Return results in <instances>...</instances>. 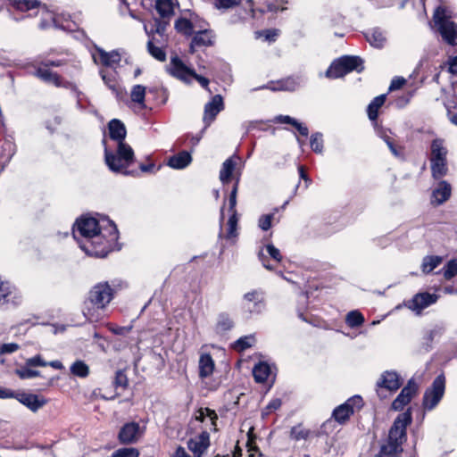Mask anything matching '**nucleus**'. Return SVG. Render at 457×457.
I'll return each mask as SVG.
<instances>
[{
	"label": "nucleus",
	"mask_w": 457,
	"mask_h": 457,
	"mask_svg": "<svg viewBox=\"0 0 457 457\" xmlns=\"http://www.w3.org/2000/svg\"><path fill=\"white\" fill-rule=\"evenodd\" d=\"M72 234L80 249L88 256L104 258L116 248L119 232L106 217L83 215L73 225Z\"/></svg>",
	"instance_id": "1"
},
{
	"label": "nucleus",
	"mask_w": 457,
	"mask_h": 457,
	"mask_svg": "<svg viewBox=\"0 0 457 457\" xmlns=\"http://www.w3.org/2000/svg\"><path fill=\"white\" fill-rule=\"evenodd\" d=\"M110 138L117 143L116 152L109 149L104 144V161L110 170L115 173L129 174L128 168L134 162V151L131 146L125 142L127 130L125 125L117 119L112 120L108 124Z\"/></svg>",
	"instance_id": "2"
},
{
	"label": "nucleus",
	"mask_w": 457,
	"mask_h": 457,
	"mask_svg": "<svg viewBox=\"0 0 457 457\" xmlns=\"http://www.w3.org/2000/svg\"><path fill=\"white\" fill-rule=\"evenodd\" d=\"M411 409L399 414L388 432V438L380 446L377 457H402L403 444L406 440V428L411 423Z\"/></svg>",
	"instance_id": "3"
},
{
	"label": "nucleus",
	"mask_w": 457,
	"mask_h": 457,
	"mask_svg": "<svg viewBox=\"0 0 457 457\" xmlns=\"http://www.w3.org/2000/svg\"><path fill=\"white\" fill-rule=\"evenodd\" d=\"M113 290L112 287H93L85 302L86 307L83 310L85 318L89 322H97L100 320L98 313H96L95 308L104 309L112 299Z\"/></svg>",
	"instance_id": "4"
},
{
	"label": "nucleus",
	"mask_w": 457,
	"mask_h": 457,
	"mask_svg": "<svg viewBox=\"0 0 457 457\" xmlns=\"http://www.w3.org/2000/svg\"><path fill=\"white\" fill-rule=\"evenodd\" d=\"M433 22L445 42L451 46L457 45V24L451 20L445 8L439 6L436 9Z\"/></svg>",
	"instance_id": "5"
},
{
	"label": "nucleus",
	"mask_w": 457,
	"mask_h": 457,
	"mask_svg": "<svg viewBox=\"0 0 457 457\" xmlns=\"http://www.w3.org/2000/svg\"><path fill=\"white\" fill-rule=\"evenodd\" d=\"M445 388V378L439 375L424 393L422 404L425 410L431 411L438 404L444 396Z\"/></svg>",
	"instance_id": "6"
},
{
	"label": "nucleus",
	"mask_w": 457,
	"mask_h": 457,
	"mask_svg": "<svg viewBox=\"0 0 457 457\" xmlns=\"http://www.w3.org/2000/svg\"><path fill=\"white\" fill-rule=\"evenodd\" d=\"M402 384L403 379L396 371L386 370L380 375L376 383V391L379 398H384L383 389L395 393L401 387Z\"/></svg>",
	"instance_id": "7"
},
{
	"label": "nucleus",
	"mask_w": 457,
	"mask_h": 457,
	"mask_svg": "<svg viewBox=\"0 0 457 457\" xmlns=\"http://www.w3.org/2000/svg\"><path fill=\"white\" fill-rule=\"evenodd\" d=\"M91 54L96 64H101L104 67H109L113 70L119 66L121 61V55L118 50L106 52L97 46H94V50L92 51Z\"/></svg>",
	"instance_id": "8"
},
{
	"label": "nucleus",
	"mask_w": 457,
	"mask_h": 457,
	"mask_svg": "<svg viewBox=\"0 0 457 457\" xmlns=\"http://www.w3.org/2000/svg\"><path fill=\"white\" fill-rule=\"evenodd\" d=\"M223 109L224 102L220 95L213 96L211 100L205 104L203 116L204 129L208 128L215 120L217 115Z\"/></svg>",
	"instance_id": "9"
},
{
	"label": "nucleus",
	"mask_w": 457,
	"mask_h": 457,
	"mask_svg": "<svg viewBox=\"0 0 457 457\" xmlns=\"http://www.w3.org/2000/svg\"><path fill=\"white\" fill-rule=\"evenodd\" d=\"M418 393V385L413 379H410L402 389L397 397L393 401L391 408L394 411H402Z\"/></svg>",
	"instance_id": "10"
},
{
	"label": "nucleus",
	"mask_w": 457,
	"mask_h": 457,
	"mask_svg": "<svg viewBox=\"0 0 457 457\" xmlns=\"http://www.w3.org/2000/svg\"><path fill=\"white\" fill-rule=\"evenodd\" d=\"M167 71L173 77L186 82L192 81V74L194 70L186 66V64L178 56L170 58V64L167 66Z\"/></svg>",
	"instance_id": "11"
},
{
	"label": "nucleus",
	"mask_w": 457,
	"mask_h": 457,
	"mask_svg": "<svg viewBox=\"0 0 457 457\" xmlns=\"http://www.w3.org/2000/svg\"><path fill=\"white\" fill-rule=\"evenodd\" d=\"M142 435L143 430L137 422H129L121 427L118 438L121 444L129 445L137 442Z\"/></svg>",
	"instance_id": "12"
},
{
	"label": "nucleus",
	"mask_w": 457,
	"mask_h": 457,
	"mask_svg": "<svg viewBox=\"0 0 457 457\" xmlns=\"http://www.w3.org/2000/svg\"><path fill=\"white\" fill-rule=\"evenodd\" d=\"M452 195V187L446 180H440L432 189L430 204L433 206L442 205Z\"/></svg>",
	"instance_id": "13"
},
{
	"label": "nucleus",
	"mask_w": 457,
	"mask_h": 457,
	"mask_svg": "<svg viewBox=\"0 0 457 457\" xmlns=\"http://www.w3.org/2000/svg\"><path fill=\"white\" fill-rule=\"evenodd\" d=\"M438 295L436 294L429 293H420L413 296L411 300L407 303V306L410 310L420 314L421 311L428 306L436 302Z\"/></svg>",
	"instance_id": "14"
},
{
	"label": "nucleus",
	"mask_w": 457,
	"mask_h": 457,
	"mask_svg": "<svg viewBox=\"0 0 457 457\" xmlns=\"http://www.w3.org/2000/svg\"><path fill=\"white\" fill-rule=\"evenodd\" d=\"M192 37L189 51L194 54L197 47H207L214 44L215 35L212 30L204 29L195 31Z\"/></svg>",
	"instance_id": "15"
},
{
	"label": "nucleus",
	"mask_w": 457,
	"mask_h": 457,
	"mask_svg": "<svg viewBox=\"0 0 457 457\" xmlns=\"http://www.w3.org/2000/svg\"><path fill=\"white\" fill-rule=\"evenodd\" d=\"M34 75L46 84L54 85L56 87L66 88L65 85L68 81L63 80L58 73L52 71L42 65L36 68Z\"/></svg>",
	"instance_id": "16"
},
{
	"label": "nucleus",
	"mask_w": 457,
	"mask_h": 457,
	"mask_svg": "<svg viewBox=\"0 0 457 457\" xmlns=\"http://www.w3.org/2000/svg\"><path fill=\"white\" fill-rule=\"evenodd\" d=\"M303 83L301 77H288L277 82H271L266 86H262L257 89L268 88L272 91H295Z\"/></svg>",
	"instance_id": "17"
},
{
	"label": "nucleus",
	"mask_w": 457,
	"mask_h": 457,
	"mask_svg": "<svg viewBox=\"0 0 457 457\" xmlns=\"http://www.w3.org/2000/svg\"><path fill=\"white\" fill-rule=\"evenodd\" d=\"M13 397H15V395ZM16 398L33 412L37 411L47 403L44 397L34 394L21 393L17 395Z\"/></svg>",
	"instance_id": "18"
},
{
	"label": "nucleus",
	"mask_w": 457,
	"mask_h": 457,
	"mask_svg": "<svg viewBox=\"0 0 457 457\" xmlns=\"http://www.w3.org/2000/svg\"><path fill=\"white\" fill-rule=\"evenodd\" d=\"M448 150L445 140L442 138H435L430 145L429 162L445 161L447 160Z\"/></svg>",
	"instance_id": "19"
},
{
	"label": "nucleus",
	"mask_w": 457,
	"mask_h": 457,
	"mask_svg": "<svg viewBox=\"0 0 457 457\" xmlns=\"http://www.w3.org/2000/svg\"><path fill=\"white\" fill-rule=\"evenodd\" d=\"M21 302V296L11 287H0V305L9 308L16 306Z\"/></svg>",
	"instance_id": "20"
},
{
	"label": "nucleus",
	"mask_w": 457,
	"mask_h": 457,
	"mask_svg": "<svg viewBox=\"0 0 457 457\" xmlns=\"http://www.w3.org/2000/svg\"><path fill=\"white\" fill-rule=\"evenodd\" d=\"M244 299L245 301V307L250 312H260L264 306L262 295L256 290L245 294Z\"/></svg>",
	"instance_id": "21"
},
{
	"label": "nucleus",
	"mask_w": 457,
	"mask_h": 457,
	"mask_svg": "<svg viewBox=\"0 0 457 457\" xmlns=\"http://www.w3.org/2000/svg\"><path fill=\"white\" fill-rule=\"evenodd\" d=\"M445 325L443 323H436L431 328L425 331L423 336V344L426 351H429L432 347V343L436 338L440 337L445 332Z\"/></svg>",
	"instance_id": "22"
},
{
	"label": "nucleus",
	"mask_w": 457,
	"mask_h": 457,
	"mask_svg": "<svg viewBox=\"0 0 457 457\" xmlns=\"http://www.w3.org/2000/svg\"><path fill=\"white\" fill-rule=\"evenodd\" d=\"M192 162V156L187 151H182L169 158L167 164L176 170H182L187 167Z\"/></svg>",
	"instance_id": "23"
},
{
	"label": "nucleus",
	"mask_w": 457,
	"mask_h": 457,
	"mask_svg": "<svg viewBox=\"0 0 457 457\" xmlns=\"http://www.w3.org/2000/svg\"><path fill=\"white\" fill-rule=\"evenodd\" d=\"M99 74L106 87L111 89L117 96L120 95V93L122 92V89L117 81V72L115 71H108L106 70L101 69Z\"/></svg>",
	"instance_id": "24"
},
{
	"label": "nucleus",
	"mask_w": 457,
	"mask_h": 457,
	"mask_svg": "<svg viewBox=\"0 0 457 457\" xmlns=\"http://www.w3.org/2000/svg\"><path fill=\"white\" fill-rule=\"evenodd\" d=\"M238 160L239 157L234 154L222 163V167L220 171V179L223 184L229 182Z\"/></svg>",
	"instance_id": "25"
},
{
	"label": "nucleus",
	"mask_w": 457,
	"mask_h": 457,
	"mask_svg": "<svg viewBox=\"0 0 457 457\" xmlns=\"http://www.w3.org/2000/svg\"><path fill=\"white\" fill-rule=\"evenodd\" d=\"M209 446V435L202 433L198 437L191 438L187 442V447L193 453H203Z\"/></svg>",
	"instance_id": "26"
},
{
	"label": "nucleus",
	"mask_w": 457,
	"mask_h": 457,
	"mask_svg": "<svg viewBox=\"0 0 457 457\" xmlns=\"http://www.w3.org/2000/svg\"><path fill=\"white\" fill-rule=\"evenodd\" d=\"M214 361L209 353L201 354L199 358V377L201 378H205L210 377L214 370Z\"/></svg>",
	"instance_id": "27"
},
{
	"label": "nucleus",
	"mask_w": 457,
	"mask_h": 457,
	"mask_svg": "<svg viewBox=\"0 0 457 457\" xmlns=\"http://www.w3.org/2000/svg\"><path fill=\"white\" fill-rule=\"evenodd\" d=\"M66 88L71 90L73 96L76 98V107L79 111H86L87 104H89L87 96L81 92L78 87L72 82H67Z\"/></svg>",
	"instance_id": "28"
},
{
	"label": "nucleus",
	"mask_w": 457,
	"mask_h": 457,
	"mask_svg": "<svg viewBox=\"0 0 457 457\" xmlns=\"http://www.w3.org/2000/svg\"><path fill=\"white\" fill-rule=\"evenodd\" d=\"M340 59L347 73L353 71L361 72L364 69L363 60L359 56L345 55Z\"/></svg>",
	"instance_id": "29"
},
{
	"label": "nucleus",
	"mask_w": 457,
	"mask_h": 457,
	"mask_svg": "<svg viewBox=\"0 0 457 457\" xmlns=\"http://www.w3.org/2000/svg\"><path fill=\"white\" fill-rule=\"evenodd\" d=\"M367 41L374 47L381 48L384 46L386 38L382 30L372 29L365 33Z\"/></svg>",
	"instance_id": "30"
},
{
	"label": "nucleus",
	"mask_w": 457,
	"mask_h": 457,
	"mask_svg": "<svg viewBox=\"0 0 457 457\" xmlns=\"http://www.w3.org/2000/svg\"><path fill=\"white\" fill-rule=\"evenodd\" d=\"M175 0H156L155 9L162 19H170L174 13Z\"/></svg>",
	"instance_id": "31"
},
{
	"label": "nucleus",
	"mask_w": 457,
	"mask_h": 457,
	"mask_svg": "<svg viewBox=\"0 0 457 457\" xmlns=\"http://www.w3.org/2000/svg\"><path fill=\"white\" fill-rule=\"evenodd\" d=\"M145 87L142 85H135L130 92L131 102L137 104L140 109L145 108Z\"/></svg>",
	"instance_id": "32"
},
{
	"label": "nucleus",
	"mask_w": 457,
	"mask_h": 457,
	"mask_svg": "<svg viewBox=\"0 0 457 457\" xmlns=\"http://www.w3.org/2000/svg\"><path fill=\"white\" fill-rule=\"evenodd\" d=\"M270 374V368L266 362H259L253 369V375L256 382H265Z\"/></svg>",
	"instance_id": "33"
},
{
	"label": "nucleus",
	"mask_w": 457,
	"mask_h": 457,
	"mask_svg": "<svg viewBox=\"0 0 457 457\" xmlns=\"http://www.w3.org/2000/svg\"><path fill=\"white\" fill-rule=\"evenodd\" d=\"M234 326V322L227 313H220L217 318V323L215 325V331L217 334L222 335L225 332L230 330Z\"/></svg>",
	"instance_id": "34"
},
{
	"label": "nucleus",
	"mask_w": 457,
	"mask_h": 457,
	"mask_svg": "<svg viewBox=\"0 0 457 457\" xmlns=\"http://www.w3.org/2000/svg\"><path fill=\"white\" fill-rule=\"evenodd\" d=\"M443 262V257L438 255H427L423 258L421 270L423 273L428 274L432 272Z\"/></svg>",
	"instance_id": "35"
},
{
	"label": "nucleus",
	"mask_w": 457,
	"mask_h": 457,
	"mask_svg": "<svg viewBox=\"0 0 457 457\" xmlns=\"http://www.w3.org/2000/svg\"><path fill=\"white\" fill-rule=\"evenodd\" d=\"M11 5L21 12H29L38 9L41 4L37 0H9Z\"/></svg>",
	"instance_id": "36"
},
{
	"label": "nucleus",
	"mask_w": 457,
	"mask_h": 457,
	"mask_svg": "<svg viewBox=\"0 0 457 457\" xmlns=\"http://www.w3.org/2000/svg\"><path fill=\"white\" fill-rule=\"evenodd\" d=\"M431 176L438 180L445 177L448 172L447 160L430 162Z\"/></svg>",
	"instance_id": "37"
},
{
	"label": "nucleus",
	"mask_w": 457,
	"mask_h": 457,
	"mask_svg": "<svg viewBox=\"0 0 457 457\" xmlns=\"http://www.w3.org/2000/svg\"><path fill=\"white\" fill-rule=\"evenodd\" d=\"M386 95L376 96L368 105L367 112L370 120H376L379 108L385 104Z\"/></svg>",
	"instance_id": "38"
},
{
	"label": "nucleus",
	"mask_w": 457,
	"mask_h": 457,
	"mask_svg": "<svg viewBox=\"0 0 457 457\" xmlns=\"http://www.w3.org/2000/svg\"><path fill=\"white\" fill-rule=\"evenodd\" d=\"M345 74H347V72L340 58L333 62L326 71V76L329 79L341 78Z\"/></svg>",
	"instance_id": "39"
},
{
	"label": "nucleus",
	"mask_w": 457,
	"mask_h": 457,
	"mask_svg": "<svg viewBox=\"0 0 457 457\" xmlns=\"http://www.w3.org/2000/svg\"><path fill=\"white\" fill-rule=\"evenodd\" d=\"M70 371L73 376L85 378L89 375V367L85 361L77 360L71 365Z\"/></svg>",
	"instance_id": "40"
},
{
	"label": "nucleus",
	"mask_w": 457,
	"mask_h": 457,
	"mask_svg": "<svg viewBox=\"0 0 457 457\" xmlns=\"http://www.w3.org/2000/svg\"><path fill=\"white\" fill-rule=\"evenodd\" d=\"M446 280H450L457 275V258L448 261L438 272Z\"/></svg>",
	"instance_id": "41"
},
{
	"label": "nucleus",
	"mask_w": 457,
	"mask_h": 457,
	"mask_svg": "<svg viewBox=\"0 0 457 457\" xmlns=\"http://www.w3.org/2000/svg\"><path fill=\"white\" fill-rule=\"evenodd\" d=\"M175 29L185 36H191L195 32L192 21L186 18L178 19L175 22Z\"/></svg>",
	"instance_id": "42"
},
{
	"label": "nucleus",
	"mask_w": 457,
	"mask_h": 457,
	"mask_svg": "<svg viewBox=\"0 0 457 457\" xmlns=\"http://www.w3.org/2000/svg\"><path fill=\"white\" fill-rule=\"evenodd\" d=\"M352 414H353V410L345 403L339 405L333 411V417L339 423H344Z\"/></svg>",
	"instance_id": "43"
},
{
	"label": "nucleus",
	"mask_w": 457,
	"mask_h": 457,
	"mask_svg": "<svg viewBox=\"0 0 457 457\" xmlns=\"http://www.w3.org/2000/svg\"><path fill=\"white\" fill-rule=\"evenodd\" d=\"M345 322L350 328H357L364 323V317L358 310H353L346 314Z\"/></svg>",
	"instance_id": "44"
},
{
	"label": "nucleus",
	"mask_w": 457,
	"mask_h": 457,
	"mask_svg": "<svg viewBox=\"0 0 457 457\" xmlns=\"http://www.w3.org/2000/svg\"><path fill=\"white\" fill-rule=\"evenodd\" d=\"M237 222H238V217L237 213H231L228 220V228H227V235L226 238L232 240L237 237Z\"/></svg>",
	"instance_id": "45"
},
{
	"label": "nucleus",
	"mask_w": 457,
	"mask_h": 457,
	"mask_svg": "<svg viewBox=\"0 0 457 457\" xmlns=\"http://www.w3.org/2000/svg\"><path fill=\"white\" fill-rule=\"evenodd\" d=\"M255 343V338L253 336H245L237 339L234 344V348L237 351H245L247 348L252 347Z\"/></svg>",
	"instance_id": "46"
},
{
	"label": "nucleus",
	"mask_w": 457,
	"mask_h": 457,
	"mask_svg": "<svg viewBox=\"0 0 457 457\" xmlns=\"http://www.w3.org/2000/svg\"><path fill=\"white\" fill-rule=\"evenodd\" d=\"M278 211V209L274 210V212L268 213V214H262L260 216L258 220V227L263 230L267 231L269 230L272 226V220L275 219V212Z\"/></svg>",
	"instance_id": "47"
},
{
	"label": "nucleus",
	"mask_w": 457,
	"mask_h": 457,
	"mask_svg": "<svg viewBox=\"0 0 457 457\" xmlns=\"http://www.w3.org/2000/svg\"><path fill=\"white\" fill-rule=\"evenodd\" d=\"M310 145L312 151L320 154L323 151V135L320 132L313 133L311 136Z\"/></svg>",
	"instance_id": "48"
},
{
	"label": "nucleus",
	"mask_w": 457,
	"mask_h": 457,
	"mask_svg": "<svg viewBox=\"0 0 457 457\" xmlns=\"http://www.w3.org/2000/svg\"><path fill=\"white\" fill-rule=\"evenodd\" d=\"M31 366L25 365L15 370V373L21 379L32 378L39 376V371L30 369Z\"/></svg>",
	"instance_id": "49"
},
{
	"label": "nucleus",
	"mask_w": 457,
	"mask_h": 457,
	"mask_svg": "<svg viewBox=\"0 0 457 457\" xmlns=\"http://www.w3.org/2000/svg\"><path fill=\"white\" fill-rule=\"evenodd\" d=\"M139 451L134 447H123L114 451L111 457H138Z\"/></svg>",
	"instance_id": "50"
},
{
	"label": "nucleus",
	"mask_w": 457,
	"mask_h": 457,
	"mask_svg": "<svg viewBox=\"0 0 457 457\" xmlns=\"http://www.w3.org/2000/svg\"><path fill=\"white\" fill-rule=\"evenodd\" d=\"M310 431L303 428L301 425L295 426L291 428L290 438L295 441L306 439L309 436Z\"/></svg>",
	"instance_id": "51"
},
{
	"label": "nucleus",
	"mask_w": 457,
	"mask_h": 457,
	"mask_svg": "<svg viewBox=\"0 0 457 457\" xmlns=\"http://www.w3.org/2000/svg\"><path fill=\"white\" fill-rule=\"evenodd\" d=\"M147 49L149 54L156 60L163 62L166 59L165 52L158 46H155L151 40L147 43Z\"/></svg>",
	"instance_id": "52"
},
{
	"label": "nucleus",
	"mask_w": 457,
	"mask_h": 457,
	"mask_svg": "<svg viewBox=\"0 0 457 457\" xmlns=\"http://www.w3.org/2000/svg\"><path fill=\"white\" fill-rule=\"evenodd\" d=\"M238 183H239V178H237L235 185L230 192L229 198H228V211L230 213H237L236 210L237 205V194L238 189Z\"/></svg>",
	"instance_id": "53"
},
{
	"label": "nucleus",
	"mask_w": 457,
	"mask_h": 457,
	"mask_svg": "<svg viewBox=\"0 0 457 457\" xmlns=\"http://www.w3.org/2000/svg\"><path fill=\"white\" fill-rule=\"evenodd\" d=\"M257 37H263L264 41H267L269 43L276 41L278 36V29H265L262 31L256 32Z\"/></svg>",
	"instance_id": "54"
},
{
	"label": "nucleus",
	"mask_w": 457,
	"mask_h": 457,
	"mask_svg": "<svg viewBox=\"0 0 457 457\" xmlns=\"http://www.w3.org/2000/svg\"><path fill=\"white\" fill-rule=\"evenodd\" d=\"M205 418H209L212 421V424L215 425V421L218 419V416L213 410H211L209 408L201 409L199 411V415L196 417V419L203 422Z\"/></svg>",
	"instance_id": "55"
},
{
	"label": "nucleus",
	"mask_w": 457,
	"mask_h": 457,
	"mask_svg": "<svg viewBox=\"0 0 457 457\" xmlns=\"http://www.w3.org/2000/svg\"><path fill=\"white\" fill-rule=\"evenodd\" d=\"M128 378L123 370H118L115 374L114 386L116 388L125 389L128 386Z\"/></svg>",
	"instance_id": "56"
},
{
	"label": "nucleus",
	"mask_w": 457,
	"mask_h": 457,
	"mask_svg": "<svg viewBox=\"0 0 457 457\" xmlns=\"http://www.w3.org/2000/svg\"><path fill=\"white\" fill-rule=\"evenodd\" d=\"M345 403L353 410V412H354L356 410H360L362 407L363 401L361 396L354 395L349 398Z\"/></svg>",
	"instance_id": "57"
},
{
	"label": "nucleus",
	"mask_w": 457,
	"mask_h": 457,
	"mask_svg": "<svg viewBox=\"0 0 457 457\" xmlns=\"http://www.w3.org/2000/svg\"><path fill=\"white\" fill-rule=\"evenodd\" d=\"M266 251L268 254L277 262H280L282 260V255L280 251L275 247L272 244H269L266 245Z\"/></svg>",
	"instance_id": "58"
},
{
	"label": "nucleus",
	"mask_w": 457,
	"mask_h": 457,
	"mask_svg": "<svg viewBox=\"0 0 457 457\" xmlns=\"http://www.w3.org/2000/svg\"><path fill=\"white\" fill-rule=\"evenodd\" d=\"M241 0H216L218 9H229L239 4Z\"/></svg>",
	"instance_id": "59"
},
{
	"label": "nucleus",
	"mask_w": 457,
	"mask_h": 457,
	"mask_svg": "<svg viewBox=\"0 0 457 457\" xmlns=\"http://www.w3.org/2000/svg\"><path fill=\"white\" fill-rule=\"evenodd\" d=\"M281 400L278 398L271 400L269 404L266 406L265 410L262 411L263 415H268L273 411L278 410L281 406Z\"/></svg>",
	"instance_id": "60"
},
{
	"label": "nucleus",
	"mask_w": 457,
	"mask_h": 457,
	"mask_svg": "<svg viewBox=\"0 0 457 457\" xmlns=\"http://www.w3.org/2000/svg\"><path fill=\"white\" fill-rule=\"evenodd\" d=\"M295 119L288 116V115H278L274 117L273 122L275 123H281V124H290L295 127V124L296 123Z\"/></svg>",
	"instance_id": "61"
},
{
	"label": "nucleus",
	"mask_w": 457,
	"mask_h": 457,
	"mask_svg": "<svg viewBox=\"0 0 457 457\" xmlns=\"http://www.w3.org/2000/svg\"><path fill=\"white\" fill-rule=\"evenodd\" d=\"M62 119L58 116H54V118L46 120V128L51 132L54 133L57 127L61 124Z\"/></svg>",
	"instance_id": "62"
},
{
	"label": "nucleus",
	"mask_w": 457,
	"mask_h": 457,
	"mask_svg": "<svg viewBox=\"0 0 457 457\" xmlns=\"http://www.w3.org/2000/svg\"><path fill=\"white\" fill-rule=\"evenodd\" d=\"M384 141L386 143L388 148L390 149L391 153L396 156L399 157L402 155L401 149L398 148L393 142V140L388 136H384Z\"/></svg>",
	"instance_id": "63"
},
{
	"label": "nucleus",
	"mask_w": 457,
	"mask_h": 457,
	"mask_svg": "<svg viewBox=\"0 0 457 457\" xmlns=\"http://www.w3.org/2000/svg\"><path fill=\"white\" fill-rule=\"evenodd\" d=\"M26 364H28V366H31V367H35V366L46 367V366H47V362H46L40 357V355H36L32 358L28 359L26 361Z\"/></svg>",
	"instance_id": "64"
}]
</instances>
